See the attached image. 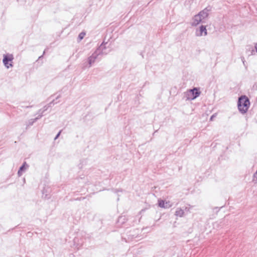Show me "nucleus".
<instances>
[{
    "instance_id": "f257e3e1",
    "label": "nucleus",
    "mask_w": 257,
    "mask_h": 257,
    "mask_svg": "<svg viewBox=\"0 0 257 257\" xmlns=\"http://www.w3.org/2000/svg\"><path fill=\"white\" fill-rule=\"evenodd\" d=\"M107 43L104 42L100 45V46L92 53V54L88 58V67L90 68L92 65L95 62V60L98 58V56L100 55H106L109 51L110 50L106 51V45ZM87 65H84V68L87 67Z\"/></svg>"
},
{
    "instance_id": "f03ea898",
    "label": "nucleus",
    "mask_w": 257,
    "mask_h": 257,
    "mask_svg": "<svg viewBox=\"0 0 257 257\" xmlns=\"http://www.w3.org/2000/svg\"><path fill=\"white\" fill-rule=\"evenodd\" d=\"M250 106L248 98L245 95H241L238 98L237 107L238 110L242 114L245 113Z\"/></svg>"
},
{
    "instance_id": "7ed1b4c3",
    "label": "nucleus",
    "mask_w": 257,
    "mask_h": 257,
    "mask_svg": "<svg viewBox=\"0 0 257 257\" xmlns=\"http://www.w3.org/2000/svg\"><path fill=\"white\" fill-rule=\"evenodd\" d=\"M201 92L199 89L194 87L187 91L184 93L185 97L186 100H193L200 95Z\"/></svg>"
},
{
    "instance_id": "20e7f679",
    "label": "nucleus",
    "mask_w": 257,
    "mask_h": 257,
    "mask_svg": "<svg viewBox=\"0 0 257 257\" xmlns=\"http://www.w3.org/2000/svg\"><path fill=\"white\" fill-rule=\"evenodd\" d=\"M13 59L14 57L12 54H7L4 55L3 62L5 66L7 68H9L10 67H13V64L11 63H9V62H12Z\"/></svg>"
},
{
    "instance_id": "39448f33",
    "label": "nucleus",
    "mask_w": 257,
    "mask_h": 257,
    "mask_svg": "<svg viewBox=\"0 0 257 257\" xmlns=\"http://www.w3.org/2000/svg\"><path fill=\"white\" fill-rule=\"evenodd\" d=\"M211 7L210 6L207 7L204 10L199 12L198 15L200 16L202 20L207 18L209 15V12L211 11Z\"/></svg>"
},
{
    "instance_id": "423d86ee",
    "label": "nucleus",
    "mask_w": 257,
    "mask_h": 257,
    "mask_svg": "<svg viewBox=\"0 0 257 257\" xmlns=\"http://www.w3.org/2000/svg\"><path fill=\"white\" fill-rule=\"evenodd\" d=\"M202 20H203L201 19V18L198 14L196 15L192 19V22L191 23V25H192V26H196L200 23H201Z\"/></svg>"
},
{
    "instance_id": "0eeeda50",
    "label": "nucleus",
    "mask_w": 257,
    "mask_h": 257,
    "mask_svg": "<svg viewBox=\"0 0 257 257\" xmlns=\"http://www.w3.org/2000/svg\"><path fill=\"white\" fill-rule=\"evenodd\" d=\"M158 205L159 207L164 208H169L172 206V204H170L169 201L165 202L163 200H158Z\"/></svg>"
},
{
    "instance_id": "6e6552de",
    "label": "nucleus",
    "mask_w": 257,
    "mask_h": 257,
    "mask_svg": "<svg viewBox=\"0 0 257 257\" xmlns=\"http://www.w3.org/2000/svg\"><path fill=\"white\" fill-rule=\"evenodd\" d=\"M29 168V165L26 162H24L23 165L20 167L18 172V175L20 177L22 175L23 173L25 172L27 169Z\"/></svg>"
},
{
    "instance_id": "1a4fd4ad",
    "label": "nucleus",
    "mask_w": 257,
    "mask_h": 257,
    "mask_svg": "<svg viewBox=\"0 0 257 257\" xmlns=\"http://www.w3.org/2000/svg\"><path fill=\"white\" fill-rule=\"evenodd\" d=\"M199 34L197 33V32H196V35L197 36H206L207 35L206 27L203 25H201L199 27Z\"/></svg>"
},
{
    "instance_id": "9d476101",
    "label": "nucleus",
    "mask_w": 257,
    "mask_h": 257,
    "mask_svg": "<svg viewBox=\"0 0 257 257\" xmlns=\"http://www.w3.org/2000/svg\"><path fill=\"white\" fill-rule=\"evenodd\" d=\"M54 101V100H53L51 102H50L48 105L45 106L43 107V110L42 109H40L39 110V111H38V114H39V115H42V116L43 115V113H44V112L45 111L47 110L49 107L51 106V104L53 103Z\"/></svg>"
},
{
    "instance_id": "9b49d317",
    "label": "nucleus",
    "mask_w": 257,
    "mask_h": 257,
    "mask_svg": "<svg viewBox=\"0 0 257 257\" xmlns=\"http://www.w3.org/2000/svg\"><path fill=\"white\" fill-rule=\"evenodd\" d=\"M42 117V115H39L37 117L34 119H30L28 121V125H32L33 123L36 122L38 119Z\"/></svg>"
},
{
    "instance_id": "f8f14e48",
    "label": "nucleus",
    "mask_w": 257,
    "mask_h": 257,
    "mask_svg": "<svg viewBox=\"0 0 257 257\" xmlns=\"http://www.w3.org/2000/svg\"><path fill=\"white\" fill-rule=\"evenodd\" d=\"M184 211L180 209V208H178L177 209V210L176 211V212H175V215L177 216H179V217H182L184 215Z\"/></svg>"
},
{
    "instance_id": "ddd939ff",
    "label": "nucleus",
    "mask_w": 257,
    "mask_h": 257,
    "mask_svg": "<svg viewBox=\"0 0 257 257\" xmlns=\"http://www.w3.org/2000/svg\"><path fill=\"white\" fill-rule=\"evenodd\" d=\"M85 35V33L84 32H81L79 34V36H78V38L80 40H81L82 39H83V38L84 37Z\"/></svg>"
},
{
    "instance_id": "4468645a",
    "label": "nucleus",
    "mask_w": 257,
    "mask_h": 257,
    "mask_svg": "<svg viewBox=\"0 0 257 257\" xmlns=\"http://www.w3.org/2000/svg\"><path fill=\"white\" fill-rule=\"evenodd\" d=\"M217 115V114L216 113H214L213 114L210 118V121H212L213 120L214 118Z\"/></svg>"
},
{
    "instance_id": "2eb2a0df",
    "label": "nucleus",
    "mask_w": 257,
    "mask_h": 257,
    "mask_svg": "<svg viewBox=\"0 0 257 257\" xmlns=\"http://www.w3.org/2000/svg\"><path fill=\"white\" fill-rule=\"evenodd\" d=\"M61 132H62V131H60L57 134V135L56 136V137L54 138L55 140H56V139H57L58 138V137L60 136V135L61 134Z\"/></svg>"
},
{
    "instance_id": "dca6fc26",
    "label": "nucleus",
    "mask_w": 257,
    "mask_h": 257,
    "mask_svg": "<svg viewBox=\"0 0 257 257\" xmlns=\"http://www.w3.org/2000/svg\"><path fill=\"white\" fill-rule=\"evenodd\" d=\"M241 60L242 61V63L244 65H245V60H244V58L243 57H241Z\"/></svg>"
},
{
    "instance_id": "f3484780",
    "label": "nucleus",
    "mask_w": 257,
    "mask_h": 257,
    "mask_svg": "<svg viewBox=\"0 0 257 257\" xmlns=\"http://www.w3.org/2000/svg\"><path fill=\"white\" fill-rule=\"evenodd\" d=\"M253 177H254V178H256L257 180V170H256V171L255 172V173L254 174Z\"/></svg>"
},
{
    "instance_id": "a211bd4d",
    "label": "nucleus",
    "mask_w": 257,
    "mask_h": 257,
    "mask_svg": "<svg viewBox=\"0 0 257 257\" xmlns=\"http://www.w3.org/2000/svg\"><path fill=\"white\" fill-rule=\"evenodd\" d=\"M255 49L256 52L257 53V43H256V44L255 46Z\"/></svg>"
},
{
    "instance_id": "6ab92c4d",
    "label": "nucleus",
    "mask_w": 257,
    "mask_h": 257,
    "mask_svg": "<svg viewBox=\"0 0 257 257\" xmlns=\"http://www.w3.org/2000/svg\"><path fill=\"white\" fill-rule=\"evenodd\" d=\"M60 95H58L56 98V99H57L58 98H60Z\"/></svg>"
},
{
    "instance_id": "aec40b11",
    "label": "nucleus",
    "mask_w": 257,
    "mask_h": 257,
    "mask_svg": "<svg viewBox=\"0 0 257 257\" xmlns=\"http://www.w3.org/2000/svg\"><path fill=\"white\" fill-rule=\"evenodd\" d=\"M215 209H216V211L217 212L218 211V207H216Z\"/></svg>"
},
{
    "instance_id": "412c9836",
    "label": "nucleus",
    "mask_w": 257,
    "mask_h": 257,
    "mask_svg": "<svg viewBox=\"0 0 257 257\" xmlns=\"http://www.w3.org/2000/svg\"><path fill=\"white\" fill-rule=\"evenodd\" d=\"M123 217H120L119 218V221H120L121 219H122Z\"/></svg>"
},
{
    "instance_id": "4be33fe9",
    "label": "nucleus",
    "mask_w": 257,
    "mask_h": 257,
    "mask_svg": "<svg viewBox=\"0 0 257 257\" xmlns=\"http://www.w3.org/2000/svg\"><path fill=\"white\" fill-rule=\"evenodd\" d=\"M42 57H43V55H42V56H40V57H39V59H41Z\"/></svg>"
},
{
    "instance_id": "5701e85b",
    "label": "nucleus",
    "mask_w": 257,
    "mask_h": 257,
    "mask_svg": "<svg viewBox=\"0 0 257 257\" xmlns=\"http://www.w3.org/2000/svg\"><path fill=\"white\" fill-rule=\"evenodd\" d=\"M32 107V106H26V108H28V107Z\"/></svg>"
},
{
    "instance_id": "b1692460",
    "label": "nucleus",
    "mask_w": 257,
    "mask_h": 257,
    "mask_svg": "<svg viewBox=\"0 0 257 257\" xmlns=\"http://www.w3.org/2000/svg\"><path fill=\"white\" fill-rule=\"evenodd\" d=\"M45 53V51H44L43 52V55Z\"/></svg>"
}]
</instances>
